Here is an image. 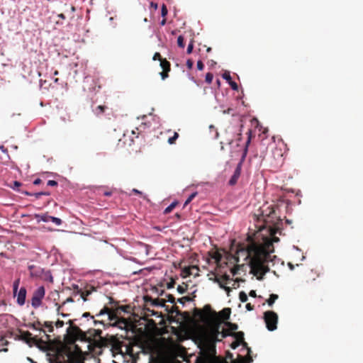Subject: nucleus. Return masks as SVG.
I'll use <instances>...</instances> for the list:
<instances>
[{"label":"nucleus","mask_w":363,"mask_h":363,"mask_svg":"<svg viewBox=\"0 0 363 363\" xmlns=\"http://www.w3.org/2000/svg\"><path fill=\"white\" fill-rule=\"evenodd\" d=\"M270 247H272L271 242H267L264 245L252 242L246 249L247 258L250 259L249 264L251 272L259 280L269 271V268L265 264V262H267L270 256Z\"/></svg>","instance_id":"f257e3e1"},{"label":"nucleus","mask_w":363,"mask_h":363,"mask_svg":"<svg viewBox=\"0 0 363 363\" xmlns=\"http://www.w3.org/2000/svg\"><path fill=\"white\" fill-rule=\"evenodd\" d=\"M65 339L67 344H74L77 340L85 342L86 335L77 325H75L67 329V335Z\"/></svg>","instance_id":"f03ea898"},{"label":"nucleus","mask_w":363,"mask_h":363,"mask_svg":"<svg viewBox=\"0 0 363 363\" xmlns=\"http://www.w3.org/2000/svg\"><path fill=\"white\" fill-rule=\"evenodd\" d=\"M70 346L65 347V353L69 359H73L78 363L83 362L84 354L80 347L75 344H69Z\"/></svg>","instance_id":"7ed1b4c3"},{"label":"nucleus","mask_w":363,"mask_h":363,"mask_svg":"<svg viewBox=\"0 0 363 363\" xmlns=\"http://www.w3.org/2000/svg\"><path fill=\"white\" fill-rule=\"evenodd\" d=\"M218 340V339L212 338H206L204 340L203 344V354L206 358H213L216 355V341Z\"/></svg>","instance_id":"20e7f679"},{"label":"nucleus","mask_w":363,"mask_h":363,"mask_svg":"<svg viewBox=\"0 0 363 363\" xmlns=\"http://www.w3.org/2000/svg\"><path fill=\"white\" fill-rule=\"evenodd\" d=\"M264 322L266 323L267 328L270 330L273 331L277 329V322H278V315L277 314L272 311H266L264 313Z\"/></svg>","instance_id":"39448f33"},{"label":"nucleus","mask_w":363,"mask_h":363,"mask_svg":"<svg viewBox=\"0 0 363 363\" xmlns=\"http://www.w3.org/2000/svg\"><path fill=\"white\" fill-rule=\"evenodd\" d=\"M196 315L201 320H206L210 318H217L218 314L211 309L210 305H206L202 310H196Z\"/></svg>","instance_id":"423d86ee"},{"label":"nucleus","mask_w":363,"mask_h":363,"mask_svg":"<svg viewBox=\"0 0 363 363\" xmlns=\"http://www.w3.org/2000/svg\"><path fill=\"white\" fill-rule=\"evenodd\" d=\"M45 294L44 286L38 287L33 294L31 299V305L33 308H37L42 304V300Z\"/></svg>","instance_id":"0eeeda50"},{"label":"nucleus","mask_w":363,"mask_h":363,"mask_svg":"<svg viewBox=\"0 0 363 363\" xmlns=\"http://www.w3.org/2000/svg\"><path fill=\"white\" fill-rule=\"evenodd\" d=\"M144 301L146 305L150 304L152 306H161V307H167L165 305L166 299L165 298H155L153 299L150 296H144Z\"/></svg>","instance_id":"6e6552de"},{"label":"nucleus","mask_w":363,"mask_h":363,"mask_svg":"<svg viewBox=\"0 0 363 363\" xmlns=\"http://www.w3.org/2000/svg\"><path fill=\"white\" fill-rule=\"evenodd\" d=\"M104 314H107L108 315V319L110 321H112V320L116 321L118 319L116 312L112 311L111 309H110L107 306H104L100 311V312L98 314H96V316H100V315H102Z\"/></svg>","instance_id":"1a4fd4ad"},{"label":"nucleus","mask_w":363,"mask_h":363,"mask_svg":"<svg viewBox=\"0 0 363 363\" xmlns=\"http://www.w3.org/2000/svg\"><path fill=\"white\" fill-rule=\"evenodd\" d=\"M30 276L32 278H40L43 274L44 269L40 267L31 264L28 266Z\"/></svg>","instance_id":"9d476101"},{"label":"nucleus","mask_w":363,"mask_h":363,"mask_svg":"<svg viewBox=\"0 0 363 363\" xmlns=\"http://www.w3.org/2000/svg\"><path fill=\"white\" fill-rule=\"evenodd\" d=\"M240 174H241V162H240L237 165L233 176L231 177L230 179L229 180V184L231 186L235 185L237 183L238 180L240 176Z\"/></svg>","instance_id":"9b49d317"},{"label":"nucleus","mask_w":363,"mask_h":363,"mask_svg":"<svg viewBox=\"0 0 363 363\" xmlns=\"http://www.w3.org/2000/svg\"><path fill=\"white\" fill-rule=\"evenodd\" d=\"M26 289L21 287L17 294L16 302L19 306H23L26 302Z\"/></svg>","instance_id":"f8f14e48"},{"label":"nucleus","mask_w":363,"mask_h":363,"mask_svg":"<svg viewBox=\"0 0 363 363\" xmlns=\"http://www.w3.org/2000/svg\"><path fill=\"white\" fill-rule=\"evenodd\" d=\"M44 326L48 329L49 333H52L54 330L52 322L50 321H45L43 323H41L40 321L34 323L32 324V328L35 330H38V327Z\"/></svg>","instance_id":"ddd939ff"},{"label":"nucleus","mask_w":363,"mask_h":363,"mask_svg":"<svg viewBox=\"0 0 363 363\" xmlns=\"http://www.w3.org/2000/svg\"><path fill=\"white\" fill-rule=\"evenodd\" d=\"M40 220H42L43 222L52 221L57 225H60L62 224V220L59 218L53 217V216H48V215H41V216H40Z\"/></svg>","instance_id":"4468645a"},{"label":"nucleus","mask_w":363,"mask_h":363,"mask_svg":"<svg viewBox=\"0 0 363 363\" xmlns=\"http://www.w3.org/2000/svg\"><path fill=\"white\" fill-rule=\"evenodd\" d=\"M230 279V276L228 274L223 275L220 278H216V281L219 284L220 287L225 289V290H229V287H226L223 285V284H226L227 282Z\"/></svg>","instance_id":"2eb2a0df"},{"label":"nucleus","mask_w":363,"mask_h":363,"mask_svg":"<svg viewBox=\"0 0 363 363\" xmlns=\"http://www.w3.org/2000/svg\"><path fill=\"white\" fill-rule=\"evenodd\" d=\"M233 337H234L237 341H240L244 347H247V344L244 341V333L242 331L239 332H233L231 334Z\"/></svg>","instance_id":"dca6fc26"},{"label":"nucleus","mask_w":363,"mask_h":363,"mask_svg":"<svg viewBox=\"0 0 363 363\" xmlns=\"http://www.w3.org/2000/svg\"><path fill=\"white\" fill-rule=\"evenodd\" d=\"M230 313L231 309L230 308H225L219 312L218 315L223 320H227L230 318Z\"/></svg>","instance_id":"f3484780"},{"label":"nucleus","mask_w":363,"mask_h":363,"mask_svg":"<svg viewBox=\"0 0 363 363\" xmlns=\"http://www.w3.org/2000/svg\"><path fill=\"white\" fill-rule=\"evenodd\" d=\"M199 271V269L196 266H191V267L184 269V272L186 273V276H190V275L197 276Z\"/></svg>","instance_id":"a211bd4d"},{"label":"nucleus","mask_w":363,"mask_h":363,"mask_svg":"<svg viewBox=\"0 0 363 363\" xmlns=\"http://www.w3.org/2000/svg\"><path fill=\"white\" fill-rule=\"evenodd\" d=\"M113 349L118 352H122L121 348L123 346V342L114 338L112 342Z\"/></svg>","instance_id":"6ab92c4d"},{"label":"nucleus","mask_w":363,"mask_h":363,"mask_svg":"<svg viewBox=\"0 0 363 363\" xmlns=\"http://www.w3.org/2000/svg\"><path fill=\"white\" fill-rule=\"evenodd\" d=\"M108 108L105 105H99L95 108L94 112L97 116H100L103 115Z\"/></svg>","instance_id":"aec40b11"},{"label":"nucleus","mask_w":363,"mask_h":363,"mask_svg":"<svg viewBox=\"0 0 363 363\" xmlns=\"http://www.w3.org/2000/svg\"><path fill=\"white\" fill-rule=\"evenodd\" d=\"M45 342L42 339H38L36 336L35 337H31L30 343L28 344L30 346L32 345H34L38 347H41L43 345H44Z\"/></svg>","instance_id":"412c9836"},{"label":"nucleus","mask_w":363,"mask_h":363,"mask_svg":"<svg viewBox=\"0 0 363 363\" xmlns=\"http://www.w3.org/2000/svg\"><path fill=\"white\" fill-rule=\"evenodd\" d=\"M41 279L44 280V281H49L50 283H52L53 282V277L51 274V272L50 271H45L44 270L43 271V274H42V276L40 277Z\"/></svg>","instance_id":"4be33fe9"},{"label":"nucleus","mask_w":363,"mask_h":363,"mask_svg":"<svg viewBox=\"0 0 363 363\" xmlns=\"http://www.w3.org/2000/svg\"><path fill=\"white\" fill-rule=\"evenodd\" d=\"M32 334L29 331H23L21 334V340H24L27 344L30 343Z\"/></svg>","instance_id":"5701e85b"},{"label":"nucleus","mask_w":363,"mask_h":363,"mask_svg":"<svg viewBox=\"0 0 363 363\" xmlns=\"http://www.w3.org/2000/svg\"><path fill=\"white\" fill-rule=\"evenodd\" d=\"M75 288L77 289V293H80V296L83 299V301H87L86 297L89 294H91V291H88V290L84 291L81 289H79L78 286H76Z\"/></svg>","instance_id":"b1692460"},{"label":"nucleus","mask_w":363,"mask_h":363,"mask_svg":"<svg viewBox=\"0 0 363 363\" xmlns=\"http://www.w3.org/2000/svg\"><path fill=\"white\" fill-rule=\"evenodd\" d=\"M160 67L162 69V71L169 72L171 70V65L167 59H164L161 60Z\"/></svg>","instance_id":"393cba45"},{"label":"nucleus","mask_w":363,"mask_h":363,"mask_svg":"<svg viewBox=\"0 0 363 363\" xmlns=\"http://www.w3.org/2000/svg\"><path fill=\"white\" fill-rule=\"evenodd\" d=\"M127 320L125 318H118L114 323L113 325L118 326L120 328H123L127 325Z\"/></svg>","instance_id":"a878e982"},{"label":"nucleus","mask_w":363,"mask_h":363,"mask_svg":"<svg viewBox=\"0 0 363 363\" xmlns=\"http://www.w3.org/2000/svg\"><path fill=\"white\" fill-rule=\"evenodd\" d=\"M194 297H196L195 295H194L193 297H190L189 296H183L182 298H178L177 301L182 304H184L185 302L192 301Z\"/></svg>","instance_id":"bb28decb"},{"label":"nucleus","mask_w":363,"mask_h":363,"mask_svg":"<svg viewBox=\"0 0 363 363\" xmlns=\"http://www.w3.org/2000/svg\"><path fill=\"white\" fill-rule=\"evenodd\" d=\"M279 296L277 294H272L269 296V298L267 300V303L269 306H272L275 301L278 299Z\"/></svg>","instance_id":"cd10ccee"},{"label":"nucleus","mask_w":363,"mask_h":363,"mask_svg":"<svg viewBox=\"0 0 363 363\" xmlns=\"http://www.w3.org/2000/svg\"><path fill=\"white\" fill-rule=\"evenodd\" d=\"M225 325L229 328L230 330H231V332H234L238 328V325L236 323H233L228 321H226Z\"/></svg>","instance_id":"c85d7f7f"},{"label":"nucleus","mask_w":363,"mask_h":363,"mask_svg":"<svg viewBox=\"0 0 363 363\" xmlns=\"http://www.w3.org/2000/svg\"><path fill=\"white\" fill-rule=\"evenodd\" d=\"M250 143V137L249 136L247 138V140L245 143V148L243 150V153L242 156V160H243L245 157H246L247 152V147Z\"/></svg>","instance_id":"c756f323"},{"label":"nucleus","mask_w":363,"mask_h":363,"mask_svg":"<svg viewBox=\"0 0 363 363\" xmlns=\"http://www.w3.org/2000/svg\"><path fill=\"white\" fill-rule=\"evenodd\" d=\"M239 298H240V301L242 303H245L248 298H247V295L246 294L245 292L244 291H240V294H239Z\"/></svg>","instance_id":"7c9ffc66"},{"label":"nucleus","mask_w":363,"mask_h":363,"mask_svg":"<svg viewBox=\"0 0 363 363\" xmlns=\"http://www.w3.org/2000/svg\"><path fill=\"white\" fill-rule=\"evenodd\" d=\"M177 289L179 294H184L187 290V285L185 284L184 285H179Z\"/></svg>","instance_id":"2f4dec72"},{"label":"nucleus","mask_w":363,"mask_h":363,"mask_svg":"<svg viewBox=\"0 0 363 363\" xmlns=\"http://www.w3.org/2000/svg\"><path fill=\"white\" fill-rule=\"evenodd\" d=\"M178 138H179V134H178L177 132H175V133H174V135H173L172 137H170V138L168 139V143H169V144H171V145L174 144V143H175V142H176V140H177V139Z\"/></svg>","instance_id":"473e14b6"},{"label":"nucleus","mask_w":363,"mask_h":363,"mask_svg":"<svg viewBox=\"0 0 363 363\" xmlns=\"http://www.w3.org/2000/svg\"><path fill=\"white\" fill-rule=\"evenodd\" d=\"M177 44H178V46L182 48H184V46H185V44H184V37L182 35H179L177 38Z\"/></svg>","instance_id":"72a5a7b5"},{"label":"nucleus","mask_w":363,"mask_h":363,"mask_svg":"<svg viewBox=\"0 0 363 363\" xmlns=\"http://www.w3.org/2000/svg\"><path fill=\"white\" fill-rule=\"evenodd\" d=\"M197 193L196 192H194V193H192L189 197L188 199L186 200V201L184 202V206H187L189 203H191V201L195 198V196H196Z\"/></svg>","instance_id":"f704fd0d"},{"label":"nucleus","mask_w":363,"mask_h":363,"mask_svg":"<svg viewBox=\"0 0 363 363\" xmlns=\"http://www.w3.org/2000/svg\"><path fill=\"white\" fill-rule=\"evenodd\" d=\"M177 205V203L175 202H173L172 203H171L168 207H167L164 210V213H170L176 206Z\"/></svg>","instance_id":"c9c22d12"},{"label":"nucleus","mask_w":363,"mask_h":363,"mask_svg":"<svg viewBox=\"0 0 363 363\" xmlns=\"http://www.w3.org/2000/svg\"><path fill=\"white\" fill-rule=\"evenodd\" d=\"M213 75L212 73L211 72H208L206 74V82L208 83V84H211L212 82V80H213Z\"/></svg>","instance_id":"e433bc0d"},{"label":"nucleus","mask_w":363,"mask_h":363,"mask_svg":"<svg viewBox=\"0 0 363 363\" xmlns=\"http://www.w3.org/2000/svg\"><path fill=\"white\" fill-rule=\"evenodd\" d=\"M166 310L168 311V313H179V308L177 306H173L170 310H168L167 308H166Z\"/></svg>","instance_id":"4c0bfd02"},{"label":"nucleus","mask_w":363,"mask_h":363,"mask_svg":"<svg viewBox=\"0 0 363 363\" xmlns=\"http://www.w3.org/2000/svg\"><path fill=\"white\" fill-rule=\"evenodd\" d=\"M166 297V302L168 301L170 302L171 303H175V298L172 294H167Z\"/></svg>","instance_id":"58836bf2"},{"label":"nucleus","mask_w":363,"mask_h":363,"mask_svg":"<svg viewBox=\"0 0 363 363\" xmlns=\"http://www.w3.org/2000/svg\"><path fill=\"white\" fill-rule=\"evenodd\" d=\"M168 13L167 6L165 4H162V9H161V14L162 17H165Z\"/></svg>","instance_id":"ea45409f"},{"label":"nucleus","mask_w":363,"mask_h":363,"mask_svg":"<svg viewBox=\"0 0 363 363\" xmlns=\"http://www.w3.org/2000/svg\"><path fill=\"white\" fill-rule=\"evenodd\" d=\"M228 84H230V87L235 90V91H238V85L236 82L230 80Z\"/></svg>","instance_id":"a19ab883"},{"label":"nucleus","mask_w":363,"mask_h":363,"mask_svg":"<svg viewBox=\"0 0 363 363\" xmlns=\"http://www.w3.org/2000/svg\"><path fill=\"white\" fill-rule=\"evenodd\" d=\"M164 58H162L160 53L155 52L153 55L152 60H159L161 62V60H163Z\"/></svg>","instance_id":"79ce46f5"},{"label":"nucleus","mask_w":363,"mask_h":363,"mask_svg":"<svg viewBox=\"0 0 363 363\" xmlns=\"http://www.w3.org/2000/svg\"><path fill=\"white\" fill-rule=\"evenodd\" d=\"M223 78L228 81V82H229L231 80V77L228 72H225L223 74Z\"/></svg>","instance_id":"37998d69"},{"label":"nucleus","mask_w":363,"mask_h":363,"mask_svg":"<svg viewBox=\"0 0 363 363\" xmlns=\"http://www.w3.org/2000/svg\"><path fill=\"white\" fill-rule=\"evenodd\" d=\"M56 305L57 306V312L58 315H60L62 317H67V316H68V314H67V313H60V309L62 308V306L58 305L57 303H56Z\"/></svg>","instance_id":"c03bdc74"},{"label":"nucleus","mask_w":363,"mask_h":363,"mask_svg":"<svg viewBox=\"0 0 363 363\" xmlns=\"http://www.w3.org/2000/svg\"><path fill=\"white\" fill-rule=\"evenodd\" d=\"M193 48H194V42H193V40H191V41L190 42V43L189 44V45H188L186 52H187L188 54L191 53V52H192V50H193Z\"/></svg>","instance_id":"a18cd8bd"},{"label":"nucleus","mask_w":363,"mask_h":363,"mask_svg":"<svg viewBox=\"0 0 363 363\" xmlns=\"http://www.w3.org/2000/svg\"><path fill=\"white\" fill-rule=\"evenodd\" d=\"M175 283V281L172 279L171 281L167 284V288L169 289L174 288Z\"/></svg>","instance_id":"49530a36"},{"label":"nucleus","mask_w":363,"mask_h":363,"mask_svg":"<svg viewBox=\"0 0 363 363\" xmlns=\"http://www.w3.org/2000/svg\"><path fill=\"white\" fill-rule=\"evenodd\" d=\"M240 344H242L241 342H240V341H234L231 343L230 345V347L232 349L235 350L236 349Z\"/></svg>","instance_id":"de8ad7c7"},{"label":"nucleus","mask_w":363,"mask_h":363,"mask_svg":"<svg viewBox=\"0 0 363 363\" xmlns=\"http://www.w3.org/2000/svg\"><path fill=\"white\" fill-rule=\"evenodd\" d=\"M101 194H103L105 196H110L113 194V191L111 190H101Z\"/></svg>","instance_id":"09e8293b"},{"label":"nucleus","mask_w":363,"mask_h":363,"mask_svg":"<svg viewBox=\"0 0 363 363\" xmlns=\"http://www.w3.org/2000/svg\"><path fill=\"white\" fill-rule=\"evenodd\" d=\"M232 333H233V332H229V331H228V330H224L222 332V337H223V338H224V337H226L227 336H232V335H231Z\"/></svg>","instance_id":"8fccbe9b"},{"label":"nucleus","mask_w":363,"mask_h":363,"mask_svg":"<svg viewBox=\"0 0 363 363\" xmlns=\"http://www.w3.org/2000/svg\"><path fill=\"white\" fill-rule=\"evenodd\" d=\"M213 258L216 259V262H219L220 261V259H221V255L218 252H216L213 256Z\"/></svg>","instance_id":"3c124183"},{"label":"nucleus","mask_w":363,"mask_h":363,"mask_svg":"<svg viewBox=\"0 0 363 363\" xmlns=\"http://www.w3.org/2000/svg\"><path fill=\"white\" fill-rule=\"evenodd\" d=\"M18 284H19V280H17L13 283V293H14L15 296H16V294L18 290Z\"/></svg>","instance_id":"603ef678"},{"label":"nucleus","mask_w":363,"mask_h":363,"mask_svg":"<svg viewBox=\"0 0 363 363\" xmlns=\"http://www.w3.org/2000/svg\"><path fill=\"white\" fill-rule=\"evenodd\" d=\"M196 66H197V69L199 70H202L203 69V67H204V65H203V63L201 60H199L197 62Z\"/></svg>","instance_id":"864d4df0"},{"label":"nucleus","mask_w":363,"mask_h":363,"mask_svg":"<svg viewBox=\"0 0 363 363\" xmlns=\"http://www.w3.org/2000/svg\"><path fill=\"white\" fill-rule=\"evenodd\" d=\"M65 325V323L63 320H57L55 323V326L57 328H62L63 327V325Z\"/></svg>","instance_id":"5fc2aeb1"},{"label":"nucleus","mask_w":363,"mask_h":363,"mask_svg":"<svg viewBox=\"0 0 363 363\" xmlns=\"http://www.w3.org/2000/svg\"><path fill=\"white\" fill-rule=\"evenodd\" d=\"M21 186V183L18 182V181H15L13 182V186H11V187L13 189H17L18 187Z\"/></svg>","instance_id":"6e6d98bb"},{"label":"nucleus","mask_w":363,"mask_h":363,"mask_svg":"<svg viewBox=\"0 0 363 363\" xmlns=\"http://www.w3.org/2000/svg\"><path fill=\"white\" fill-rule=\"evenodd\" d=\"M168 73H169V72H166V71H162V72H160L162 79H165L166 78H167L169 76Z\"/></svg>","instance_id":"4d7b16f0"},{"label":"nucleus","mask_w":363,"mask_h":363,"mask_svg":"<svg viewBox=\"0 0 363 363\" xmlns=\"http://www.w3.org/2000/svg\"><path fill=\"white\" fill-rule=\"evenodd\" d=\"M47 184L50 186H57V182L55 180H49Z\"/></svg>","instance_id":"13d9d810"},{"label":"nucleus","mask_w":363,"mask_h":363,"mask_svg":"<svg viewBox=\"0 0 363 363\" xmlns=\"http://www.w3.org/2000/svg\"><path fill=\"white\" fill-rule=\"evenodd\" d=\"M35 196L38 199L41 195H50V193L48 192H38V193H35Z\"/></svg>","instance_id":"bf43d9fd"},{"label":"nucleus","mask_w":363,"mask_h":363,"mask_svg":"<svg viewBox=\"0 0 363 363\" xmlns=\"http://www.w3.org/2000/svg\"><path fill=\"white\" fill-rule=\"evenodd\" d=\"M74 302V299L72 297H68L61 305L62 306L65 305L67 303H72Z\"/></svg>","instance_id":"052dcab7"},{"label":"nucleus","mask_w":363,"mask_h":363,"mask_svg":"<svg viewBox=\"0 0 363 363\" xmlns=\"http://www.w3.org/2000/svg\"><path fill=\"white\" fill-rule=\"evenodd\" d=\"M194 62L191 60H188L186 61V66L189 69H191L193 67Z\"/></svg>","instance_id":"680f3d73"},{"label":"nucleus","mask_w":363,"mask_h":363,"mask_svg":"<svg viewBox=\"0 0 363 363\" xmlns=\"http://www.w3.org/2000/svg\"><path fill=\"white\" fill-rule=\"evenodd\" d=\"M245 308L247 311H252L254 309V306L251 303H247Z\"/></svg>","instance_id":"e2e57ef3"},{"label":"nucleus","mask_w":363,"mask_h":363,"mask_svg":"<svg viewBox=\"0 0 363 363\" xmlns=\"http://www.w3.org/2000/svg\"><path fill=\"white\" fill-rule=\"evenodd\" d=\"M77 320V319L75 320H69L67 321V324L69 325V328H72V326H75L76 325L74 324V321Z\"/></svg>","instance_id":"0e129e2a"},{"label":"nucleus","mask_w":363,"mask_h":363,"mask_svg":"<svg viewBox=\"0 0 363 363\" xmlns=\"http://www.w3.org/2000/svg\"><path fill=\"white\" fill-rule=\"evenodd\" d=\"M82 317H84V318L90 317L91 319H94V316L91 315L90 314V313H89V312H86V313H83Z\"/></svg>","instance_id":"69168bd1"},{"label":"nucleus","mask_w":363,"mask_h":363,"mask_svg":"<svg viewBox=\"0 0 363 363\" xmlns=\"http://www.w3.org/2000/svg\"><path fill=\"white\" fill-rule=\"evenodd\" d=\"M249 295L251 296V297H254L255 298L257 296V294H256V291L255 290H251L249 293Z\"/></svg>","instance_id":"338daca9"},{"label":"nucleus","mask_w":363,"mask_h":363,"mask_svg":"<svg viewBox=\"0 0 363 363\" xmlns=\"http://www.w3.org/2000/svg\"><path fill=\"white\" fill-rule=\"evenodd\" d=\"M41 182H42V180H41L40 179L38 178V179H35V180H34V182H33V184H35V185H38V184H40Z\"/></svg>","instance_id":"774afa93"}]
</instances>
